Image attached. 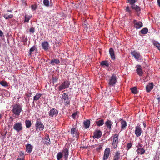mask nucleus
I'll use <instances>...</instances> for the list:
<instances>
[{
  "label": "nucleus",
  "mask_w": 160,
  "mask_h": 160,
  "mask_svg": "<svg viewBox=\"0 0 160 160\" xmlns=\"http://www.w3.org/2000/svg\"><path fill=\"white\" fill-rule=\"evenodd\" d=\"M158 2L159 6H160V0H158Z\"/></svg>",
  "instance_id": "nucleus-59"
},
{
  "label": "nucleus",
  "mask_w": 160,
  "mask_h": 160,
  "mask_svg": "<svg viewBox=\"0 0 160 160\" xmlns=\"http://www.w3.org/2000/svg\"><path fill=\"white\" fill-rule=\"evenodd\" d=\"M60 62L59 60L57 59H54L51 61L50 62V64H52V65H55V63L58 64Z\"/></svg>",
  "instance_id": "nucleus-27"
},
{
  "label": "nucleus",
  "mask_w": 160,
  "mask_h": 160,
  "mask_svg": "<svg viewBox=\"0 0 160 160\" xmlns=\"http://www.w3.org/2000/svg\"><path fill=\"white\" fill-rule=\"evenodd\" d=\"M27 40V39L26 38L25 39L23 40V42H26Z\"/></svg>",
  "instance_id": "nucleus-60"
},
{
  "label": "nucleus",
  "mask_w": 160,
  "mask_h": 160,
  "mask_svg": "<svg viewBox=\"0 0 160 160\" xmlns=\"http://www.w3.org/2000/svg\"><path fill=\"white\" fill-rule=\"evenodd\" d=\"M25 125L27 128H29L32 125L31 121L29 120H26L25 121Z\"/></svg>",
  "instance_id": "nucleus-30"
},
{
  "label": "nucleus",
  "mask_w": 160,
  "mask_h": 160,
  "mask_svg": "<svg viewBox=\"0 0 160 160\" xmlns=\"http://www.w3.org/2000/svg\"><path fill=\"white\" fill-rule=\"evenodd\" d=\"M158 100H160V97H158Z\"/></svg>",
  "instance_id": "nucleus-61"
},
{
  "label": "nucleus",
  "mask_w": 160,
  "mask_h": 160,
  "mask_svg": "<svg viewBox=\"0 0 160 160\" xmlns=\"http://www.w3.org/2000/svg\"><path fill=\"white\" fill-rule=\"evenodd\" d=\"M58 111L54 108L51 109L49 112V115L50 117H56L58 114Z\"/></svg>",
  "instance_id": "nucleus-8"
},
{
  "label": "nucleus",
  "mask_w": 160,
  "mask_h": 160,
  "mask_svg": "<svg viewBox=\"0 0 160 160\" xmlns=\"http://www.w3.org/2000/svg\"><path fill=\"white\" fill-rule=\"evenodd\" d=\"M102 148V147L101 145H99L98 147L97 148L96 150L98 152H100Z\"/></svg>",
  "instance_id": "nucleus-48"
},
{
  "label": "nucleus",
  "mask_w": 160,
  "mask_h": 160,
  "mask_svg": "<svg viewBox=\"0 0 160 160\" xmlns=\"http://www.w3.org/2000/svg\"><path fill=\"white\" fill-rule=\"evenodd\" d=\"M49 46V43L47 41L43 42L42 43V48L45 51H47L48 49Z\"/></svg>",
  "instance_id": "nucleus-15"
},
{
  "label": "nucleus",
  "mask_w": 160,
  "mask_h": 160,
  "mask_svg": "<svg viewBox=\"0 0 160 160\" xmlns=\"http://www.w3.org/2000/svg\"><path fill=\"white\" fill-rule=\"evenodd\" d=\"M43 142L47 145L50 144V141L48 135L46 136L43 139Z\"/></svg>",
  "instance_id": "nucleus-24"
},
{
  "label": "nucleus",
  "mask_w": 160,
  "mask_h": 160,
  "mask_svg": "<svg viewBox=\"0 0 160 160\" xmlns=\"http://www.w3.org/2000/svg\"><path fill=\"white\" fill-rule=\"evenodd\" d=\"M109 53L110 55L111 58L112 60L115 59L114 52L112 48H111L109 49Z\"/></svg>",
  "instance_id": "nucleus-21"
},
{
  "label": "nucleus",
  "mask_w": 160,
  "mask_h": 160,
  "mask_svg": "<svg viewBox=\"0 0 160 160\" xmlns=\"http://www.w3.org/2000/svg\"><path fill=\"white\" fill-rule=\"evenodd\" d=\"M35 28H33L32 27L30 28V29L29 30V32H30L33 33L35 32Z\"/></svg>",
  "instance_id": "nucleus-47"
},
{
  "label": "nucleus",
  "mask_w": 160,
  "mask_h": 160,
  "mask_svg": "<svg viewBox=\"0 0 160 160\" xmlns=\"http://www.w3.org/2000/svg\"><path fill=\"white\" fill-rule=\"evenodd\" d=\"M131 54L137 60H138L141 57L140 53L135 50L132 51Z\"/></svg>",
  "instance_id": "nucleus-11"
},
{
  "label": "nucleus",
  "mask_w": 160,
  "mask_h": 160,
  "mask_svg": "<svg viewBox=\"0 0 160 160\" xmlns=\"http://www.w3.org/2000/svg\"><path fill=\"white\" fill-rule=\"evenodd\" d=\"M44 128V126L40 120H37L35 124V129L37 131H42Z\"/></svg>",
  "instance_id": "nucleus-2"
},
{
  "label": "nucleus",
  "mask_w": 160,
  "mask_h": 160,
  "mask_svg": "<svg viewBox=\"0 0 160 160\" xmlns=\"http://www.w3.org/2000/svg\"><path fill=\"white\" fill-rule=\"evenodd\" d=\"M43 4L45 6L48 7L49 6V1L48 0H44Z\"/></svg>",
  "instance_id": "nucleus-41"
},
{
  "label": "nucleus",
  "mask_w": 160,
  "mask_h": 160,
  "mask_svg": "<svg viewBox=\"0 0 160 160\" xmlns=\"http://www.w3.org/2000/svg\"><path fill=\"white\" fill-rule=\"evenodd\" d=\"M137 69L136 70L139 76H142L143 74V71L142 69L141 68V66L140 65H137L136 66Z\"/></svg>",
  "instance_id": "nucleus-16"
},
{
  "label": "nucleus",
  "mask_w": 160,
  "mask_h": 160,
  "mask_svg": "<svg viewBox=\"0 0 160 160\" xmlns=\"http://www.w3.org/2000/svg\"><path fill=\"white\" fill-rule=\"evenodd\" d=\"M121 128L122 129H124L126 128L127 123L126 121L122 120L121 122Z\"/></svg>",
  "instance_id": "nucleus-26"
},
{
  "label": "nucleus",
  "mask_w": 160,
  "mask_h": 160,
  "mask_svg": "<svg viewBox=\"0 0 160 160\" xmlns=\"http://www.w3.org/2000/svg\"><path fill=\"white\" fill-rule=\"evenodd\" d=\"M62 157V154L61 152H59L57 155V158L58 160H60Z\"/></svg>",
  "instance_id": "nucleus-32"
},
{
  "label": "nucleus",
  "mask_w": 160,
  "mask_h": 160,
  "mask_svg": "<svg viewBox=\"0 0 160 160\" xmlns=\"http://www.w3.org/2000/svg\"><path fill=\"white\" fill-rule=\"evenodd\" d=\"M143 125L144 127H145L146 126V124L145 123H144Z\"/></svg>",
  "instance_id": "nucleus-62"
},
{
  "label": "nucleus",
  "mask_w": 160,
  "mask_h": 160,
  "mask_svg": "<svg viewBox=\"0 0 160 160\" xmlns=\"http://www.w3.org/2000/svg\"><path fill=\"white\" fill-rule=\"evenodd\" d=\"M20 157H21L22 158H24V154L22 152H21L20 153Z\"/></svg>",
  "instance_id": "nucleus-52"
},
{
  "label": "nucleus",
  "mask_w": 160,
  "mask_h": 160,
  "mask_svg": "<svg viewBox=\"0 0 160 160\" xmlns=\"http://www.w3.org/2000/svg\"><path fill=\"white\" fill-rule=\"evenodd\" d=\"M4 18L6 19H11L13 17V15L12 14H9L8 12H5L3 15Z\"/></svg>",
  "instance_id": "nucleus-19"
},
{
  "label": "nucleus",
  "mask_w": 160,
  "mask_h": 160,
  "mask_svg": "<svg viewBox=\"0 0 160 160\" xmlns=\"http://www.w3.org/2000/svg\"><path fill=\"white\" fill-rule=\"evenodd\" d=\"M142 132V130L140 125H138L135 127V134L137 137H139L141 136Z\"/></svg>",
  "instance_id": "nucleus-7"
},
{
  "label": "nucleus",
  "mask_w": 160,
  "mask_h": 160,
  "mask_svg": "<svg viewBox=\"0 0 160 160\" xmlns=\"http://www.w3.org/2000/svg\"><path fill=\"white\" fill-rule=\"evenodd\" d=\"M62 152L64 159L65 160H67L69 155V151L68 149L66 148H63Z\"/></svg>",
  "instance_id": "nucleus-13"
},
{
  "label": "nucleus",
  "mask_w": 160,
  "mask_h": 160,
  "mask_svg": "<svg viewBox=\"0 0 160 160\" xmlns=\"http://www.w3.org/2000/svg\"><path fill=\"white\" fill-rule=\"evenodd\" d=\"M96 123L98 126L100 127L104 124V121L103 119H101L98 121H96Z\"/></svg>",
  "instance_id": "nucleus-29"
},
{
  "label": "nucleus",
  "mask_w": 160,
  "mask_h": 160,
  "mask_svg": "<svg viewBox=\"0 0 160 160\" xmlns=\"http://www.w3.org/2000/svg\"><path fill=\"white\" fill-rule=\"evenodd\" d=\"M70 85V82L66 80L63 82L58 88L59 91H62L69 87Z\"/></svg>",
  "instance_id": "nucleus-3"
},
{
  "label": "nucleus",
  "mask_w": 160,
  "mask_h": 160,
  "mask_svg": "<svg viewBox=\"0 0 160 160\" xmlns=\"http://www.w3.org/2000/svg\"><path fill=\"white\" fill-rule=\"evenodd\" d=\"M135 27L137 29H139L143 26L142 23L140 21H138L136 20H134L133 22Z\"/></svg>",
  "instance_id": "nucleus-10"
},
{
  "label": "nucleus",
  "mask_w": 160,
  "mask_h": 160,
  "mask_svg": "<svg viewBox=\"0 0 160 160\" xmlns=\"http://www.w3.org/2000/svg\"><path fill=\"white\" fill-rule=\"evenodd\" d=\"M132 145L131 143H129L127 144V147L128 148V149H129L131 147H132Z\"/></svg>",
  "instance_id": "nucleus-49"
},
{
  "label": "nucleus",
  "mask_w": 160,
  "mask_h": 160,
  "mask_svg": "<svg viewBox=\"0 0 160 160\" xmlns=\"http://www.w3.org/2000/svg\"><path fill=\"white\" fill-rule=\"evenodd\" d=\"M110 150L109 148H106L104 151V154L103 157L104 160L107 159L109 157L110 154Z\"/></svg>",
  "instance_id": "nucleus-14"
},
{
  "label": "nucleus",
  "mask_w": 160,
  "mask_h": 160,
  "mask_svg": "<svg viewBox=\"0 0 160 160\" xmlns=\"http://www.w3.org/2000/svg\"><path fill=\"white\" fill-rule=\"evenodd\" d=\"M148 31V29L146 28H145L142 29L140 32H141L142 34H146L147 33Z\"/></svg>",
  "instance_id": "nucleus-33"
},
{
  "label": "nucleus",
  "mask_w": 160,
  "mask_h": 160,
  "mask_svg": "<svg viewBox=\"0 0 160 160\" xmlns=\"http://www.w3.org/2000/svg\"><path fill=\"white\" fill-rule=\"evenodd\" d=\"M97 146V145L95 144L94 145H92L90 147L92 148H95Z\"/></svg>",
  "instance_id": "nucleus-53"
},
{
  "label": "nucleus",
  "mask_w": 160,
  "mask_h": 160,
  "mask_svg": "<svg viewBox=\"0 0 160 160\" xmlns=\"http://www.w3.org/2000/svg\"><path fill=\"white\" fill-rule=\"evenodd\" d=\"M93 138H99L102 135V132L99 130H96L93 132Z\"/></svg>",
  "instance_id": "nucleus-12"
},
{
  "label": "nucleus",
  "mask_w": 160,
  "mask_h": 160,
  "mask_svg": "<svg viewBox=\"0 0 160 160\" xmlns=\"http://www.w3.org/2000/svg\"><path fill=\"white\" fill-rule=\"evenodd\" d=\"M12 112L15 115L19 116L22 111V107L19 104H16L12 105Z\"/></svg>",
  "instance_id": "nucleus-1"
},
{
  "label": "nucleus",
  "mask_w": 160,
  "mask_h": 160,
  "mask_svg": "<svg viewBox=\"0 0 160 160\" xmlns=\"http://www.w3.org/2000/svg\"><path fill=\"white\" fill-rule=\"evenodd\" d=\"M88 24L87 21L85 20L83 24V26L84 28H88Z\"/></svg>",
  "instance_id": "nucleus-45"
},
{
  "label": "nucleus",
  "mask_w": 160,
  "mask_h": 160,
  "mask_svg": "<svg viewBox=\"0 0 160 160\" xmlns=\"http://www.w3.org/2000/svg\"><path fill=\"white\" fill-rule=\"evenodd\" d=\"M31 94H32L31 93H29L26 94V97H25L26 100H27V99H28V100H29L30 99H32V98H30Z\"/></svg>",
  "instance_id": "nucleus-37"
},
{
  "label": "nucleus",
  "mask_w": 160,
  "mask_h": 160,
  "mask_svg": "<svg viewBox=\"0 0 160 160\" xmlns=\"http://www.w3.org/2000/svg\"><path fill=\"white\" fill-rule=\"evenodd\" d=\"M131 7L132 9H134L137 13L140 12V8L138 6L134 4L131 6Z\"/></svg>",
  "instance_id": "nucleus-20"
},
{
  "label": "nucleus",
  "mask_w": 160,
  "mask_h": 160,
  "mask_svg": "<svg viewBox=\"0 0 160 160\" xmlns=\"http://www.w3.org/2000/svg\"><path fill=\"white\" fill-rule=\"evenodd\" d=\"M71 134L72 135L73 137L76 138H78V129L75 128H72L71 130Z\"/></svg>",
  "instance_id": "nucleus-9"
},
{
  "label": "nucleus",
  "mask_w": 160,
  "mask_h": 160,
  "mask_svg": "<svg viewBox=\"0 0 160 160\" xmlns=\"http://www.w3.org/2000/svg\"><path fill=\"white\" fill-rule=\"evenodd\" d=\"M31 8L32 9L35 10L36 8V6L35 5H32L31 6Z\"/></svg>",
  "instance_id": "nucleus-50"
},
{
  "label": "nucleus",
  "mask_w": 160,
  "mask_h": 160,
  "mask_svg": "<svg viewBox=\"0 0 160 160\" xmlns=\"http://www.w3.org/2000/svg\"><path fill=\"white\" fill-rule=\"evenodd\" d=\"M126 12H128L130 14L132 12V11L131 10L130 8L128 6H127L125 9Z\"/></svg>",
  "instance_id": "nucleus-42"
},
{
  "label": "nucleus",
  "mask_w": 160,
  "mask_h": 160,
  "mask_svg": "<svg viewBox=\"0 0 160 160\" xmlns=\"http://www.w3.org/2000/svg\"><path fill=\"white\" fill-rule=\"evenodd\" d=\"M12 11V10H7L6 12H11Z\"/></svg>",
  "instance_id": "nucleus-63"
},
{
  "label": "nucleus",
  "mask_w": 160,
  "mask_h": 160,
  "mask_svg": "<svg viewBox=\"0 0 160 160\" xmlns=\"http://www.w3.org/2000/svg\"><path fill=\"white\" fill-rule=\"evenodd\" d=\"M87 98H86V99H88V100H89V99H91V97L89 95H87Z\"/></svg>",
  "instance_id": "nucleus-51"
},
{
  "label": "nucleus",
  "mask_w": 160,
  "mask_h": 160,
  "mask_svg": "<svg viewBox=\"0 0 160 160\" xmlns=\"http://www.w3.org/2000/svg\"><path fill=\"white\" fill-rule=\"evenodd\" d=\"M3 33L2 31L0 30V37H2L3 35Z\"/></svg>",
  "instance_id": "nucleus-54"
},
{
  "label": "nucleus",
  "mask_w": 160,
  "mask_h": 160,
  "mask_svg": "<svg viewBox=\"0 0 160 160\" xmlns=\"http://www.w3.org/2000/svg\"><path fill=\"white\" fill-rule=\"evenodd\" d=\"M83 124L84 126V127L85 128H88L90 126V121L89 120H87L86 121H84Z\"/></svg>",
  "instance_id": "nucleus-28"
},
{
  "label": "nucleus",
  "mask_w": 160,
  "mask_h": 160,
  "mask_svg": "<svg viewBox=\"0 0 160 160\" xmlns=\"http://www.w3.org/2000/svg\"><path fill=\"white\" fill-rule=\"evenodd\" d=\"M131 92L132 93L134 94H136L138 92L137 88L134 87L132 88H131Z\"/></svg>",
  "instance_id": "nucleus-34"
},
{
  "label": "nucleus",
  "mask_w": 160,
  "mask_h": 160,
  "mask_svg": "<svg viewBox=\"0 0 160 160\" xmlns=\"http://www.w3.org/2000/svg\"><path fill=\"white\" fill-rule=\"evenodd\" d=\"M62 98L64 100H68V94L66 93H63L62 95Z\"/></svg>",
  "instance_id": "nucleus-35"
},
{
  "label": "nucleus",
  "mask_w": 160,
  "mask_h": 160,
  "mask_svg": "<svg viewBox=\"0 0 160 160\" xmlns=\"http://www.w3.org/2000/svg\"><path fill=\"white\" fill-rule=\"evenodd\" d=\"M17 160H24V159L23 158H18Z\"/></svg>",
  "instance_id": "nucleus-56"
},
{
  "label": "nucleus",
  "mask_w": 160,
  "mask_h": 160,
  "mask_svg": "<svg viewBox=\"0 0 160 160\" xmlns=\"http://www.w3.org/2000/svg\"><path fill=\"white\" fill-rule=\"evenodd\" d=\"M32 149V147L30 144H28L26 147V150L28 153H30Z\"/></svg>",
  "instance_id": "nucleus-25"
},
{
  "label": "nucleus",
  "mask_w": 160,
  "mask_h": 160,
  "mask_svg": "<svg viewBox=\"0 0 160 160\" xmlns=\"http://www.w3.org/2000/svg\"><path fill=\"white\" fill-rule=\"evenodd\" d=\"M120 153L119 151H117L113 157V159H115V160H119L120 158Z\"/></svg>",
  "instance_id": "nucleus-23"
},
{
  "label": "nucleus",
  "mask_w": 160,
  "mask_h": 160,
  "mask_svg": "<svg viewBox=\"0 0 160 160\" xmlns=\"http://www.w3.org/2000/svg\"><path fill=\"white\" fill-rule=\"evenodd\" d=\"M117 82V77L115 74H113L110 77L108 82L109 86H114Z\"/></svg>",
  "instance_id": "nucleus-4"
},
{
  "label": "nucleus",
  "mask_w": 160,
  "mask_h": 160,
  "mask_svg": "<svg viewBox=\"0 0 160 160\" xmlns=\"http://www.w3.org/2000/svg\"><path fill=\"white\" fill-rule=\"evenodd\" d=\"M25 19L24 22H29V20L31 18V17H30V16L27 17V15H26L25 16Z\"/></svg>",
  "instance_id": "nucleus-44"
},
{
  "label": "nucleus",
  "mask_w": 160,
  "mask_h": 160,
  "mask_svg": "<svg viewBox=\"0 0 160 160\" xmlns=\"http://www.w3.org/2000/svg\"><path fill=\"white\" fill-rule=\"evenodd\" d=\"M118 135L117 134L114 135L113 138L112 146L115 149L116 148L118 143Z\"/></svg>",
  "instance_id": "nucleus-6"
},
{
  "label": "nucleus",
  "mask_w": 160,
  "mask_h": 160,
  "mask_svg": "<svg viewBox=\"0 0 160 160\" xmlns=\"http://www.w3.org/2000/svg\"><path fill=\"white\" fill-rule=\"evenodd\" d=\"M100 65L102 66H105L107 67H108L109 66V64L108 61L106 60L102 61L100 63Z\"/></svg>",
  "instance_id": "nucleus-31"
},
{
  "label": "nucleus",
  "mask_w": 160,
  "mask_h": 160,
  "mask_svg": "<svg viewBox=\"0 0 160 160\" xmlns=\"http://www.w3.org/2000/svg\"><path fill=\"white\" fill-rule=\"evenodd\" d=\"M69 101H67L65 103V105H68L69 104Z\"/></svg>",
  "instance_id": "nucleus-55"
},
{
  "label": "nucleus",
  "mask_w": 160,
  "mask_h": 160,
  "mask_svg": "<svg viewBox=\"0 0 160 160\" xmlns=\"http://www.w3.org/2000/svg\"><path fill=\"white\" fill-rule=\"evenodd\" d=\"M78 112H76L73 113L72 115V117L74 119H75L76 116H77Z\"/></svg>",
  "instance_id": "nucleus-46"
},
{
  "label": "nucleus",
  "mask_w": 160,
  "mask_h": 160,
  "mask_svg": "<svg viewBox=\"0 0 160 160\" xmlns=\"http://www.w3.org/2000/svg\"><path fill=\"white\" fill-rule=\"evenodd\" d=\"M153 88V83L151 82L146 86V89L147 92H149Z\"/></svg>",
  "instance_id": "nucleus-17"
},
{
  "label": "nucleus",
  "mask_w": 160,
  "mask_h": 160,
  "mask_svg": "<svg viewBox=\"0 0 160 160\" xmlns=\"http://www.w3.org/2000/svg\"><path fill=\"white\" fill-rule=\"evenodd\" d=\"M136 2L135 0H128V2L129 3L131 6L135 4Z\"/></svg>",
  "instance_id": "nucleus-43"
},
{
  "label": "nucleus",
  "mask_w": 160,
  "mask_h": 160,
  "mask_svg": "<svg viewBox=\"0 0 160 160\" xmlns=\"http://www.w3.org/2000/svg\"><path fill=\"white\" fill-rule=\"evenodd\" d=\"M41 95L40 94H37L34 97L33 100H38L40 98Z\"/></svg>",
  "instance_id": "nucleus-40"
},
{
  "label": "nucleus",
  "mask_w": 160,
  "mask_h": 160,
  "mask_svg": "<svg viewBox=\"0 0 160 160\" xmlns=\"http://www.w3.org/2000/svg\"><path fill=\"white\" fill-rule=\"evenodd\" d=\"M154 45L160 51V44L158 42H156L154 43Z\"/></svg>",
  "instance_id": "nucleus-39"
},
{
  "label": "nucleus",
  "mask_w": 160,
  "mask_h": 160,
  "mask_svg": "<svg viewBox=\"0 0 160 160\" xmlns=\"http://www.w3.org/2000/svg\"><path fill=\"white\" fill-rule=\"evenodd\" d=\"M112 122L110 120H108L105 122V125L106 127L109 130L111 129V126L112 125Z\"/></svg>",
  "instance_id": "nucleus-18"
},
{
  "label": "nucleus",
  "mask_w": 160,
  "mask_h": 160,
  "mask_svg": "<svg viewBox=\"0 0 160 160\" xmlns=\"http://www.w3.org/2000/svg\"><path fill=\"white\" fill-rule=\"evenodd\" d=\"M1 114H0V119L1 118Z\"/></svg>",
  "instance_id": "nucleus-64"
},
{
  "label": "nucleus",
  "mask_w": 160,
  "mask_h": 160,
  "mask_svg": "<svg viewBox=\"0 0 160 160\" xmlns=\"http://www.w3.org/2000/svg\"><path fill=\"white\" fill-rule=\"evenodd\" d=\"M142 145L140 143H138V147H140L139 148H141L142 147Z\"/></svg>",
  "instance_id": "nucleus-58"
},
{
  "label": "nucleus",
  "mask_w": 160,
  "mask_h": 160,
  "mask_svg": "<svg viewBox=\"0 0 160 160\" xmlns=\"http://www.w3.org/2000/svg\"><path fill=\"white\" fill-rule=\"evenodd\" d=\"M57 79L55 77V78H53V80L54 82H56L57 81Z\"/></svg>",
  "instance_id": "nucleus-57"
},
{
  "label": "nucleus",
  "mask_w": 160,
  "mask_h": 160,
  "mask_svg": "<svg viewBox=\"0 0 160 160\" xmlns=\"http://www.w3.org/2000/svg\"><path fill=\"white\" fill-rule=\"evenodd\" d=\"M136 152H137V153L138 154H140L141 155H142L144 153L145 151L143 148H139L136 150Z\"/></svg>",
  "instance_id": "nucleus-22"
},
{
  "label": "nucleus",
  "mask_w": 160,
  "mask_h": 160,
  "mask_svg": "<svg viewBox=\"0 0 160 160\" xmlns=\"http://www.w3.org/2000/svg\"><path fill=\"white\" fill-rule=\"evenodd\" d=\"M36 49V48L35 46H34L32 47L30 49L29 52V55L31 56L32 55V52L34 51L35 49Z\"/></svg>",
  "instance_id": "nucleus-36"
},
{
  "label": "nucleus",
  "mask_w": 160,
  "mask_h": 160,
  "mask_svg": "<svg viewBox=\"0 0 160 160\" xmlns=\"http://www.w3.org/2000/svg\"><path fill=\"white\" fill-rule=\"evenodd\" d=\"M0 84L3 86L5 87L8 86L7 82L4 81H2L0 82Z\"/></svg>",
  "instance_id": "nucleus-38"
},
{
  "label": "nucleus",
  "mask_w": 160,
  "mask_h": 160,
  "mask_svg": "<svg viewBox=\"0 0 160 160\" xmlns=\"http://www.w3.org/2000/svg\"><path fill=\"white\" fill-rule=\"evenodd\" d=\"M13 128L17 132L22 130L23 127L21 122H19L14 124L13 126Z\"/></svg>",
  "instance_id": "nucleus-5"
}]
</instances>
